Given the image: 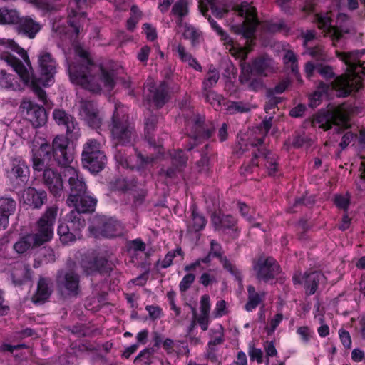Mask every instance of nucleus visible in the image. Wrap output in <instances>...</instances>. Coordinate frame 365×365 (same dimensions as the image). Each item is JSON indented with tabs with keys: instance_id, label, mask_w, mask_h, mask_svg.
I'll list each match as a JSON object with an SVG mask.
<instances>
[{
	"instance_id": "f257e3e1",
	"label": "nucleus",
	"mask_w": 365,
	"mask_h": 365,
	"mask_svg": "<svg viewBox=\"0 0 365 365\" xmlns=\"http://www.w3.org/2000/svg\"><path fill=\"white\" fill-rule=\"evenodd\" d=\"M79 62L77 65H68V71L71 82L83 88L99 93L102 90L111 91L115 85V73L95 63L86 51H78Z\"/></svg>"
},
{
	"instance_id": "f03ea898",
	"label": "nucleus",
	"mask_w": 365,
	"mask_h": 365,
	"mask_svg": "<svg viewBox=\"0 0 365 365\" xmlns=\"http://www.w3.org/2000/svg\"><path fill=\"white\" fill-rule=\"evenodd\" d=\"M337 57L346 66L347 73L336 77L331 86L340 96H347L352 91H357L365 77V50L351 52L336 51Z\"/></svg>"
},
{
	"instance_id": "7ed1b4c3",
	"label": "nucleus",
	"mask_w": 365,
	"mask_h": 365,
	"mask_svg": "<svg viewBox=\"0 0 365 365\" xmlns=\"http://www.w3.org/2000/svg\"><path fill=\"white\" fill-rule=\"evenodd\" d=\"M69 140L63 135L56 136L53 140V154L58 165L63 167V174L68 178L70 186V195L76 197L85 194L87 187L83 175L73 166L71 165L73 154L68 147Z\"/></svg>"
},
{
	"instance_id": "20e7f679",
	"label": "nucleus",
	"mask_w": 365,
	"mask_h": 365,
	"mask_svg": "<svg viewBox=\"0 0 365 365\" xmlns=\"http://www.w3.org/2000/svg\"><path fill=\"white\" fill-rule=\"evenodd\" d=\"M57 214L56 206L47 207L44 214L37 222V232L21 237L14 245V250L19 254H23L32 247H38L50 241L53 236V225Z\"/></svg>"
},
{
	"instance_id": "39448f33",
	"label": "nucleus",
	"mask_w": 365,
	"mask_h": 365,
	"mask_svg": "<svg viewBox=\"0 0 365 365\" xmlns=\"http://www.w3.org/2000/svg\"><path fill=\"white\" fill-rule=\"evenodd\" d=\"M111 138L115 147L129 145L136 138V133L129 122L128 115L122 106H116L110 125Z\"/></svg>"
},
{
	"instance_id": "423d86ee",
	"label": "nucleus",
	"mask_w": 365,
	"mask_h": 365,
	"mask_svg": "<svg viewBox=\"0 0 365 365\" xmlns=\"http://www.w3.org/2000/svg\"><path fill=\"white\" fill-rule=\"evenodd\" d=\"M0 58L4 61L9 66H11L14 70L19 74L24 85L29 83H31L35 94L38 99L43 103H46V93L40 86H43L39 78L36 79L33 76L32 67L27 56V58H19L14 54L9 52H4L1 54Z\"/></svg>"
},
{
	"instance_id": "0eeeda50",
	"label": "nucleus",
	"mask_w": 365,
	"mask_h": 365,
	"mask_svg": "<svg viewBox=\"0 0 365 365\" xmlns=\"http://www.w3.org/2000/svg\"><path fill=\"white\" fill-rule=\"evenodd\" d=\"M86 226V221L78 212L71 211L63 221L60 222L57 233L60 241L63 245H70L79 239L82 230Z\"/></svg>"
},
{
	"instance_id": "6e6552de",
	"label": "nucleus",
	"mask_w": 365,
	"mask_h": 365,
	"mask_svg": "<svg viewBox=\"0 0 365 365\" xmlns=\"http://www.w3.org/2000/svg\"><path fill=\"white\" fill-rule=\"evenodd\" d=\"M314 21L318 24V27L324 32V36H329L333 41V45L336 46L335 41H339L343 37L344 34L349 32L348 27V17L346 14H340L337 17V23L339 26H333L331 24V17L328 13L316 14Z\"/></svg>"
},
{
	"instance_id": "1a4fd4ad",
	"label": "nucleus",
	"mask_w": 365,
	"mask_h": 365,
	"mask_svg": "<svg viewBox=\"0 0 365 365\" xmlns=\"http://www.w3.org/2000/svg\"><path fill=\"white\" fill-rule=\"evenodd\" d=\"M236 13L244 18L241 24L232 26L235 32L242 34L247 39L251 38L259 25L256 9L251 4L243 1L236 9Z\"/></svg>"
},
{
	"instance_id": "9d476101",
	"label": "nucleus",
	"mask_w": 365,
	"mask_h": 365,
	"mask_svg": "<svg viewBox=\"0 0 365 365\" xmlns=\"http://www.w3.org/2000/svg\"><path fill=\"white\" fill-rule=\"evenodd\" d=\"M205 119V116L195 115L188 120L186 129L193 142L190 143V145L186 148L187 150H192L195 146L212 136L213 129L207 128Z\"/></svg>"
},
{
	"instance_id": "9b49d317",
	"label": "nucleus",
	"mask_w": 365,
	"mask_h": 365,
	"mask_svg": "<svg viewBox=\"0 0 365 365\" xmlns=\"http://www.w3.org/2000/svg\"><path fill=\"white\" fill-rule=\"evenodd\" d=\"M257 279L268 282L279 273V265L272 257L261 256L253 262Z\"/></svg>"
},
{
	"instance_id": "f8f14e48",
	"label": "nucleus",
	"mask_w": 365,
	"mask_h": 365,
	"mask_svg": "<svg viewBox=\"0 0 365 365\" xmlns=\"http://www.w3.org/2000/svg\"><path fill=\"white\" fill-rule=\"evenodd\" d=\"M56 284L59 290L68 296L76 297L80 292L79 276L72 269L59 270Z\"/></svg>"
},
{
	"instance_id": "ddd939ff",
	"label": "nucleus",
	"mask_w": 365,
	"mask_h": 365,
	"mask_svg": "<svg viewBox=\"0 0 365 365\" xmlns=\"http://www.w3.org/2000/svg\"><path fill=\"white\" fill-rule=\"evenodd\" d=\"M88 229L90 233L95 237L112 238L121 236L123 234L122 225L113 219L98 220L97 225L90 226Z\"/></svg>"
},
{
	"instance_id": "4468645a",
	"label": "nucleus",
	"mask_w": 365,
	"mask_h": 365,
	"mask_svg": "<svg viewBox=\"0 0 365 365\" xmlns=\"http://www.w3.org/2000/svg\"><path fill=\"white\" fill-rule=\"evenodd\" d=\"M40 71L39 81L43 86H50L54 82V76L56 73L57 63L51 53L42 51L39 53L38 59Z\"/></svg>"
},
{
	"instance_id": "2eb2a0df",
	"label": "nucleus",
	"mask_w": 365,
	"mask_h": 365,
	"mask_svg": "<svg viewBox=\"0 0 365 365\" xmlns=\"http://www.w3.org/2000/svg\"><path fill=\"white\" fill-rule=\"evenodd\" d=\"M20 109L34 127H41L46 123L47 115L43 106L29 99H24L21 103Z\"/></svg>"
},
{
	"instance_id": "dca6fc26",
	"label": "nucleus",
	"mask_w": 365,
	"mask_h": 365,
	"mask_svg": "<svg viewBox=\"0 0 365 365\" xmlns=\"http://www.w3.org/2000/svg\"><path fill=\"white\" fill-rule=\"evenodd\" d=\"M144 93L145 98L158 108L163 107L169 98L168 86L165 81L160 82L158 86L153 82H147Z\"/></svg>"
},
{
	"instance_id": "f3484780",
	"label": "nucleus",
	"mask_w": 365,
	"mask_h": 365,
	"mask_svg": "<svg viewBox=\"0 0 365 365\" xmlns=\"http://www.w3.org/2000/svg\"><path fill=\"white\" fill-rule=\"evenodd\" d=\"M38 140L41 142L36 138L32 142L33 168L36 171L44 172V170L47 169L45 158H50L51 148L45 139L38 138Z\"/></svg>"
},
{
	"instance_id": "a211bd4d",
	"label": "nucleus",
	"mask_w": 365,
	"mask_h": 365,
	"mask_svg": "<svg viewBox=\"0 0 365 365\" xmlns=\"http://www.w3.org/2000/svg\"><path fill=\"white\" fill-rule=\"evenodd\" d=\"M55 122L66 129V135L71 138H77L80 135V129L76 119L64 110L56 108L53 111Z\"/></svg>"
},
{
	"instance_id": "6ab92c4d",
	"label": "nucleus",
	"mask_w": 365,
	"mask_h": 365,
	"mask_svg": "<svg viewBox=\"0 0 365 365\" xmlns=\"http://www.w3.org/2000/svg\"><path fill=\"white\" fill-rule=\"evenodd\" d=\"M66 202L69 207L74 208L72 211L78 212L81 215V213L93 212L96 205L97 200L86 192L85 194H81L79 197H76L73 194L69 195Z\"/></svg>"
},
{
	"instance_id": "aec40b11",
	"label": "nucleus",
	"mask_w": 365,
	"mask_h": 365,
	"mask_svg": "<svg viewBox=\"0 0 365 365\" xmlns=\"http://www.w3.org/2000/svg\"><path fill=\"white\" fill-rule=\"evenodd\" d=\"M292 279L294 284H304L307 294L312 295L315 293L319 284L324 279V276L322 272L315 271L305 272L303 275L294 274Z\"/></svg>"
},
{
	"instance_id": "412c9836",
	"label": "nucleus",
	"mask_w": 365,
	"mask_h": 365,
	"mask_svg": "<svg viewBox=\"0 0 365 365\" xmlns=\"http://www.w3.org/2000/svg\"><path fill=\"white\" fill-rule=\"evenodd\" d=\"M79 115L92 128H98L101 124V118L93 101H81Z\"/></svg>"
},
{
	"instance_id": "4be33fe9",
	"label": "nucleus",
	"mask_w": 365,
	"mask_h": 365,
	"mask_svg": "<svg viewBox=\"0 0 365 365\" xmlns=\"http://www.w3.org/2000/svg\"><path fill=\"white\" fill-rule=\"evenodd\" d=\"M209 252L210 255H212V257L218 258L224 269L233 275L239 282H242V276L240 271L226 257L222 256V247L215 240H212L210 242V250Z\"/></svg>"
},
{
	"instance_id": "5701e85b",
	"label": "nucleus",
	"mask_w": 365,
	"mask_h": 365,
	"mask_svg": "<svg viewBox=\"0 0 365 365\" xmlns=\"http://www.w3.org/2000/svg\"><path fill=\"white\" fill-rule=\"evenodd\" d=\"M264 163L266 169L269 175H274L278 168L277 157L267 150H258V153L254 154V158L252 160V166H258L259 163Z\"/></svg>"
},
{
	"instance_id": "b1692460",
	"label": "nucleus",
	"mask_w": 365,
	"mask_h": 365,
	"mask_svg": "<svg viewBox=\"0 0 365 365\" xmlns=\"http://www.w3.org/2000/svg\"><path fill=\"white\" fill-rule=\"evenodd\" d=\"M44 184L48 187L51 193L55 197L61 195L63 190L61 175L51 168L45 169L43 173Z\"/></svg>"
},
{
	"instance_id": "393cba45",
	"label": "nucleus",
	"mask_w": 365,
	"mask_h": 365,
	"mask_svg": "<svg viewBox=\"0 0 365 365\" xmlns=\"http://www.w3.org/2000/svg\"><path fill=\"white\" fill-rule=\"evenodd\" d=\"M247 67L251 74L267 76L274 71V61L263 56L255 59Z\"/></svg>"
},
{
	"instance_id": "a878e982",
	"label": "nucleus",
	"mask_w": 365,
	"mask_h": 365,
	"mask_svg": "<svg viewBox=\"0 0 365 365\" xmlns=\"http://www.w3.org/2000/svg\"><path fill=\"white\" fill-rule=\"evenodd\" d=\"M23 199L24 203L29 206L39 209L47 200V194L43 190H37L34 187H29L24 190Z\"/></svg>"
},
{
	"instance_id": "bb28decb",
	"label": "nucleus",
	"mask_w": 365,
	"mask_h": 365,
	"mask_svg": "<svg viewBox=\"0 0 365 365\" xmlns=\"http://www.w3.org/2000/svg\"><path fill=\"white\" fill-rule=\"evenodd\" d=\"M16 29L19 34L34 38L41 30L40 24L30 17H20L16 24Z\"/></svg>"
},
{
	"instance_id": "cd10ccee",
	"label": "nucleus",
	"mask_w": 365,
	"mask_h": 365,
	"mask_svg": "<svg viewBox=\"0 0 365 365\" xmlns=\"http://www.w3.org/2000/svg\"><path fill=\"white\" fill-rule=\"evenodd\" d=\"M52 281L49 278L40 277L37 289L33 297L35 303H43L46 301L52 293Z\"/></svg>"
},
{
	"instance_id": "c85d7f7f",
	"label": "nucleus",
	"mask_w": 365,
	"mask_h": 365,
	"mask_svg": "<svg viewBox=\"0 0 365 365\" xmlns=\"http://www.w3.org/2000/svg\"><path fill=\"white\" fill-rule=\"evenodd\" d=\"M333 126L336 127L337 133L341 130L347 128L349 127V116L341 111H337L332 113L329 118H328L325 124L322 125L324 130H329Z\"/></svg>"
},
{
	"instance_id": "c756f323",
	"label": "nucleus",
	"mask_w": 365,
	"mask_h": 365,
	"mask_svg": "<svg viewBox=\"0 0 365 365\" xmlns=\"http://www.w3.org/2000/svg\"><path fill=\"white\" fill-rule=\"evenodd\" d=\"M16 209V202L11 198L0 199V230H4L9 225V217Z\"/></svg>"
},
{
	"instance_id": "7c9ffc66",
	"label": "nucleus",
	"mask_w": 365,
	"mask_h": 365,
	"mask_svg": "<svg viewBox=\"0 0 365 365\" xmlns=\"http://www.w3.org/2000/svg\"><path fill=\"white\" fill-rule=\"evenodd\" d=\"M22 80L18 76L0 70V88L11 91H20L23 88Z\"/></svg>"
},
{
	"instance_id": "2f4dec72",
	"label": "nucleus",
	"mask_w": 365,
	"mask_h": 365,
	"mask_svg": "<svg viewBox=\"0 0 365 365\" xmlns=\"http://www.w3.org/2000/svg\"><path fill=\"white\" fill-rule=\"evenodd\" d=\"M247 302L245 305V309L247 312H252L259 306L265 297V292L256 291L252 285L247 286Z\"/></svg>"
},
{
	"instance_id": "473e14b6",
	"label": "nucleus",
	"mask_w": 365,
	"mask_h": 365,
	"mask_svg": "<svg viewBox=\"0 0 365 365\" xmlns=\"http://www.w3.org/2000/svg\"><path fill=\"white\" fill-rule=\"evenodd\" d=\"M91 158L82 162L84 168L91 173H98L103 169L107 161L104 153H98L96 155L92 156Z\"/></svg>"
},
{
	"instance_id": "72a5a7b5",
	"label": "nucleus",
	"mask_w": 365,
	"mask_h": 365,
	"mask_svg": "<svg viewBox=\"0 0 365 365\" xmlns=\"http://www.w3.org/2000/svg\"><path fill=\"white\" fill-rule=\"evenodd\" d=\"M103 143L93 138L88 139L83 146L81 154L82 162L96 155L98 153H104L103 151Z\"/></svg>"
},
{
	"instance_id": "f704fd0d",
	"label": "nucleus",
	"mask_w": 365,
	"mask_h": 365,
	"mask_svg": "<svg viewBox=\"0 0 365 365\" xmlns=\"http://www.w3.org/2000/svg\"><path fill=\"white\" fill-rule=\"evenodd\" d=\"M11 174L16 179H19L21 182L24 183L29 177V168L25 161L21 158H15L11 162Z\"/></svg>"
},
{
	"instance_id": "c9c22d12",
	"label": "nucleus",
	"mask_w": 365,
	"mask_h": 365,
	"mask_svg": "<svg viewBox=\"0 0 365 365\" xmlns=\"http://www.w3.org/2000/svg\"><path fill=\"white\" fill-rule=\"evenodd\" d=\"M221 37V40L224 41V44L230 46V51L233 56L240 58L241 61H245L247 58L248 51L247 48L240 46H236L234 43L233 40L229 36V35L224 31L218 34Z\"/></svg>"
},
{
	"instance_id": "e433bc0d",
	"label": "nucleus",
	"mask_w": 365,
	"mask_h": 365,
	"mask_svg": "<svg viewBox=\"0 0 365 365\" xmlns=\"http://www.w3.org/2000/svg\"><path fill=\"white\" fill-rule=\"evenodd\" d=\"M207 221L204 216L200 215L195 207H192V219L187 223V230L190 232H197L203 230Z\"/></svg>"
},
{
	"instance_id": "4c0bfd02",
	"label": "nucleus",
	"mask_w": 365,
	"mask_h": 365,
	"mask_svg": "<svg viewBox=\"0 0 365 365\" xmlns=\"http://www.w3.org/2000/svg\"><path fill=\"white\" fill-rule=\"evenodd\" d=\"M177 52L179 58L182 62L187 63L190 67L193 68L196 71H202V66L187 51L186 48L183 46L179 44L177 47Z\"/></svg>"
},
{
	"instance_id": "58836bf2",
	"label": "nucleus",
	"mask_w": 365,
	"mask_h": 365,
	"mask_svg": "<svg viewBox=\"0 0 365 365\" xmlns=\"http://www.w3.org/2000/svg\"><path fill=\"white\" fill-rule=\"evenodd\" d=\"M220 78V73L217 69L211 66L202 81V92L212 91Z\"/></svg>"
},
{
	"instance_id": "ea45409f",
	"label": "nucleus",
	"mask_w": 365,
	"mask_h": 365,
	"mask_svg": "<svg viewBox=\"0 0 365 365\" xmlns=\"http://www.w3.org/2000/svg\"><path fill=\"white\" fill-rule=\"evenodd\" d=\"M19 18V14L16 10L0 8V24L16 25Z\"/></svg>"
},
{
	"instance_id": "a19ab883",
	"label": "nucleus",
	"mask_w": 365,
	"mask_h": 365,
	"mask_svg": "<svg viewBox=\"0 0 365 365\" xmlns=\"http://www.w3.org/2000/svg\"><path fill=\"white\" fill-rule=\"evenodd\" d=\"M0 46L5 48L10 49L11 53L12 54H14L13 53H16L20 58H24V59L27 58L26 51L24 48L19 47L13 40L0 38ZM4 52H9V51H2L1 54Z\"/></svg>"
},
{
	"instance_id": "79ce46f5",
	"label": "nucleus",
	"mask_w": 365,
	"mask_h": 365,
	"mask_svg": "<svg viewBox=\"0 0 365 365\" xmlns=\"http://www.w3.org/2000/svg\"><path fill=\"white\" fill-rule=\"evenodd\" d=\"M182 34L186 39L191 41L192 46H195L200 41L201 32L190 24H185Z\"/></svg>"
},
{
	"instance_id": "37998d69",
	"label": "nucleus",
	"mask_w": 365,
	"mask_h": 365,
	"mask_svg": "<svg viewBox=\"0 0 365 365\" xmlns=\"http://www.w3.org/2000/svg\"><path fill=\"white\" fill-rule=\"evenodd\" d=\"M105 260L103 258H95L93 261L87 262L83 261L81 266L83 269L84 272L87 274H93V273L98 272L101 268L104 265Z\"/></svg>"
},
{
	"instance_id": "c03bdc74",
	"label": "nucleus",
	"mask_w": 365,
	"mask_h": 365,
	"mask_svg": "<svg viewBox=\"0 0 365 365\" xmlns=\"http://www.w3.org/2000/svg\"><path fill=\"white\" fill-rule=\"evenodd\" d=\"M329 88V85L321 82L318 89L309 96V106L314 108L319 105L323 94L327 92Z\"/></svg>"
},
{
	"instance_id": "a18cd8bd",
	"label": "nucleus",
	"mask_w": 365,
	"mask_h": 365,
	"mask_svg": "<svg viewBox=\"0 0 365 365\" xmlns=\"http://www.w3.org/2000/svg\"><path fill=\"white\" fill-rule=\"evenodd\" d=\"M172 14L180 18L178 24L181 25L182 18L188 14L187 0L177 1L173 6Z\"/></svg>"
},
{
	"instance_id": "49530a36",
	"label": "nucleus",
	"mask_w": 365,
	"mask_h": 365,
	"mask_svg": "<svg viewBox=\"0 0 365 365\" xmlns=\"http://www.w3.org/2000/svg\"><path fill=\"white\" fill-rule=\"evenodd\" d=\"M210 340L208 341L210 346H220L225 342V334L223 327L220 325L210 330Z\"/></svg>"
},
{
	"instance_id": "de8ad7c7",
	"label": "nucleus",
	"mask_w": 365,
	"mask_h": 365,
	"mask_svg": "<svg viewBox=\"0 0 365 365\" xmlns=\"http://www.w3.org/2000/svg\"><path fill=\"white\" fill-rule=\"evenodd\" d=\"M283 61L284 64L290 68L292 72L296 76H298L299 68L297 63V58L295 53L292 51L288 50L284 56Z\"/></svg>"
},
{
	"instance_id": "09e8293b",
	"label": "nucleus",
	"mask_w": 365,
	"mask_h": 365,
	"mask_svg": "<svg viewBox=\"0 0 365 365\" xmlns=\"http://www.w3.org/2000/svg\"><path fill=\"white\" fill-rule=\"evenodd\" d=\"M238 207L242 216H243L252 226L259 227L260 223L255 222V217L252 215L254 213L253 210H251L247 205L242 202L238 203Z\"/></svg>"
},
{
	"instance_id": "8fccbe9b",
	"label": "nucleus",
	"mask_w": 365,
	"mask_h": 365,
	"mask_svg": "<svg viewBox=\"0 0 365 365\" xmlns=\"http://www.w3.org/2000/svg\"><path fill=\"white\" fill-rule=\"evenodd\" d=\"M250 106L241 101H232L227 107V111L230 114L237 113H246L250 110Z\"/></svg>"
},
{
	"instance_id": "3c124183",
	"label": "nucleus",
	"mask_w": 365,
	"mask_h": 365,
	"mask_svg": "<svg viewBox=\"0 0 365 365\" xmlns=\"http://www.w3.org/2000/svg\"><path fill=\"white\" fill-rule=\"evenodd\" d=\"M206 101L212 105V106L217 110L221 106V101L223 99L221 95L217 94L215 91H209L202 92Z\"/></svg>"
},
{
	"instance_id": "603ef678",
	"label": "nucleus",
	"mask_w": 365,
	"mask_h": 365,
	"mask_svg": "<svg viewBox=\"0 0 365 365\" xmlns=\"http://www.w3.org/2000/svg\"><path fill=\"white\" fill-rule=\"evenodd\" d=\"M308 53L317 61H327L329 60V56H327L324 48L321 46L309 48Z\"/></svg>"
},
{
	"instance_id": "864d4df0",
	"label": "nucleus",
	"mask_w": 365,
	"mask_h": 365,
	"mask_svg": "<svg viewBox=\"0 0 365 365\" xmlns=\"http://www.w3.org/2000/svg\"><path fill=\"white\" fill-rule=\"evenodd\" d=\"M283 320V314L278 313L269 320L267 326L265 327L267 335H272L277 327Z\"/></svg>"
},
{
	"instance_id": "5fc2aeb1",
	"label": "nucleus",
	"mask_w": 365,
	"mask_h": 365,
	"mask_svg": "<svg viewBox=\"0 0 365 365\" xmlns=\"http://www.w3.org/2000/svg\"><path fill=\"white\" fill-rule=\"evenodd\" d=\"M248 355L251 361H256L258 364L263 362V351L259 348L255 347L252 343L248 345Z\"/></svg>"
},
{
	"instance_id": "6e6d98bb",
	"label": "nucleus",
	"mask_w": 365,
	"mask_h": 365,
	"mask_svg": "<svg viewBox=\"0 0 365 365\" xmlns=\"http://www.w3.org/2000/svg\"><path fill=\"white\" fill-rule=\"evenodd\" d=\"M297 334L300 336L302 341L308 344L314 336L313 331L307 326L299 327L297 329Z\"/></svg>"
},
{
	"instance_id": "4d7b16f0",
	"label": "nucleus",
	"mask_w": 365,
	"mask_h": 365,
	"mask_svg": "<svg viewBox=\"0 0 365 365\" xmlns=\"http://www.w3.org/2000/svg\"><path fill=\"white\" fill-rule=\"evenodd\" d=\"M176 255H182V251L180 247H178L176 250L168 252L161 262V267L163 268L170 267Z\"/></svg>"
},
{
	"instance_id": "13d9d810",
	"label": "nucleus",
	"mask_w": 365,
	"mask_h": 365,
	"mask_svg": "<svg viewBox=\"0 0 365 365\" xmlns=\"http://www.w3.org/2000/svg\"><path fill=\"white\" fill-rule=\"evenodd\" d=\"M211 257H212V255H210V253L209 252L206 257L197 259L195 262L188 265H186L185 267V270L186 272H190L192 270H195L197 267H199L200 268L201 270H202L203 267H201V264H209L211 262Z\"/></svg>"
},
{
	"instance_id": "bf43d9fd",
	"label": "nucleus",
	"mask_w": 365,
	"mask_h": 365,
	"mask_svg": "<svg viewBox=\"0 0 365 365\" xmlns=\"http://www.w3.org/2000/svg\"><path fill=\"white\" fill-rule=\"evenodd\" d=\"M158 118L156 115H150L145 118V132L146 138H150V135L154 131Z\"/></svg>"
},
{
	"instance_id": "052dcab7",
	"label": "nucleus",
	"mask_w": 365,
	"mask_h": 365,
	"mask_svg": "<svg viewBox=\"0 0 365 365\" xmlns=\"http://www.w3.org/2000/svg\"><path fill=\"white\" fill-rule=\"evenodd\" d=\"M132 16L127 21V28L130 31H133L139 21L140 14L136 6L131 8Z\"/></svg>"
},
{
	"instance_id": "680f3d73",
	"label": "nucleus",
	"mask_w": 365,
	"mask_h": 365,
	"mask_svg": "<svg viewBox=\"0 0 365 365\" xmlns=\"http://www.w3.org/2000/svg\"><path fill=\"white\" fill-rule=\"evenodd\" d=\"M315 319L317 320L318 323L320 324V327L317 328V333L319 336L322 338H324L329 334L330 329L329 327L325 324L324 317L323 315H319L318 317L315 315Z\"/></svg>"
},
{
	"instance_id": "e2e57ef3",
	"label": "nucleus",
	"mask_w": 365,
	"mask_h": 365,
	"mask_svg": "<svg viewBox=\"0 0 365 365\" xmlns=\"http://www.w3.org/2000/svg\"><path fill=\"white\" fill-rule=\"evenodd\" d=\"M173 163L176 167L182 166L186 164L187 158L185 156V154L182 150H178L174 151L173 154H171Z\"/></svg>"
},
{
	"instance_id": "0e129e2a",
	"label": "nucleus",
	"mask_w": 365,
	"mask_h": 365,
	"mask_svg": "<svg viewBox=\"0 0 365 365\" xmlns=\"http://www.w3.org/2000/svg\"><path fill=\"white\" fill-rule=\"evenodd\" d=\"M116 162L122 165L123 168H130L133 169L135 165L131 163V159L125 156L121 151L117 150L114 155Z\"/></svg>"
},
{
	"instance_id": "69168bd1",
	"label": "nucleus",
	"mask_w": 365,
	"mask_h": 365,
	"mask_svg": "<svg viewBox=\"0 0 365 365\" xmlns=\"http://www.w3.org/2000/svg\"><path fill=\"white\" fill-rule=\"evenodd\" d=\"M227 313L226 302L225 300H219L215 304L213 314L215 318L222 317Z\"/></svg>"
},
{
	"instance_id": "338daca9",
	"label": "nucleus",
	"mask_w": 365,
	"mask_h": 365,
	"mask_svg": "<svg viewBox=\"0 0 365 365\" xmlns=\"http://www.w3.org/2000/svg\"><path fill=\"white\" fill-rule=\"evenodd\" d=\"M199 282L205 287H207L209 285H212L217 282V279L216 277L210 273V272H204L202 274L199 279Z\"/></svg>"
},
{
	"instance_id": "774afa93",
	"label": "nucleus",
	"mask_w": 365,
	"mask_h": 365,
	"mask_svg": "<svg viewBox=\"0 0 365 365\" xmlns=\"http://www.w3.org/2000/svg\"><path fill=\"white\" fill-rule=\"evenodd\" d=\"M195 279V276L193 274L189 273L185 275L179 284L180 291H186L194 282Z\"/></svg>"
}]
</instances>
